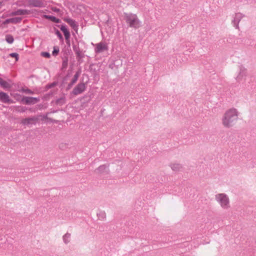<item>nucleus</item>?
<instances>
[{
  "mask_svg": "<svg viewBox=\"0 0 256 256\" xmlns=\"http://www.w3.org/2000/svg\"><path fill=\"white\" fill-rule=\"evenodd\" d=\"M238 112L234 108H232L226 110L222 118V123L224 126L230 128L238 118Z\"/></svg>",
  "mask_w": 256,
  "mask_h": 256,
  "instance_id": "obj_1",
  "label": "nucleus"
},
{
  "mask_svg": "<svg viewBox=\"0 0 256 256\" xmlns=\"http://www.w3.org/2000/svg\"><path fill=\"white\" fill-rule=\"evenodd\" d=\"M125 20L127 24L131 28H137L140 27V20L135 14H125Z\"/></svg>",
  "mask_w": 256,
  "mask_h": 256,
  "instance_id": "obj_2",
  "label": "nucleus"
},
{
  "mask_svg": "<svg viewBox=\"0 0 256 256\" xmlns=\"http://www.w3.org/2000/svg\"><path fill=\"white\" fill-rule=\"evenodd\" d=\"M216 198L218 202L222 207L224 208H228L230 207L229 199L224 194H219L216 196Z\"/></svg>",
  "mask_w": 256,
  "mask_h": 256,
  "instance_id": "obj_3",
  "label": "nucleus"
},
{
  "mask_svg": "<svg viewBox=\"0 0 256 256\" xmlns=\"http://www.w3.org/2000/svg\"><path fill=\"white\" fill-rule=\"evenodd\" d=\"M28 6L32 7L43 8L46 5L44 0H28Z\"/></svg>",
  "mask_w": 256,
  "mask_h": 256,
  "instance_id": "obj_4",
  "label": "nucleus"
},
{
  "mask_svg": "<svg viewBox=\"0 0 256 256\" xmlns=\"http://www.w3.org/2000/svg\"><path fill=\"white\" fill-rule=\"evenodd\" d=\"M40 100L39 98L33 97L24 96L21 102L26 104H33L37 103Z\"/></svg>",
  "mask_w": 256,
  "mask_h": 256,
  "instance_id": "obj_5",
  "label": "nucleus"
},
{
  "mask_svg": "<svg viewBox=\"0 0 256 256\" xmlns=\"http://www.w3.org/2000/svg\"><path fill=\"white\" fill-rule=\"evenodd\" d=\"M85 89V84L83 82L80 83L73 89L72 93L74 95H78L82 93Z\"/></svg>",
  "mask_w": 256,
  "mask_h": 256,
  "instance_id": "obj_6",
  "label": "nucleus"
},
{
  "mask_svg": "<svg viewBox=\"0 0 256 256\" xmlns=\"http://www.w3.org/2000/svg\"><path fill=\"white\" fill-rule=\"evenodd\" d=\"M39 118L36 116H32L31 118H28L22 120L21 124L23 125H28L30 124H34L38 122Z\"/></svg>",
  "mask_w": 256,
  "mask_h": 256,
  "instance_id": "obj_7",
  "label": "nucleus"
},
{
  "mask_svg": "<svg viewBox=\"0 0 256 256\" xmlns=\"http://www.w3.org/2000/svg\"><path fill=\"white\" fill-rule=\"evenodd\" d=\"M0 100L4 103H13V100L10 98L8 95L3 92H0Z\"/></svg>",
  "mask_w": 256,
  "mask_h": 256,
  "instance_id": "obj_8",
  "label": "nucleus"
},
{
  "mask_svg": "<svg viewBox=\"0 0 256 256\" xmlns=\"http://www.w3.org/2000/svg\"><path fill=\"white\" fill-rule=\"evenodd\" d=\"M108 50L107 46L103 42H100L96 44L95 52L100 53Z\"/></svg>",
  "mask_w": 256,
  "mask_h": 256,
  "instance_id": "obj_9",
  "label": "nucleus"
},
{
  "mask_svg": "<svg viewBox=\"0 0 256 256\" xmlns=\"http://www.w3.org/2000/svg\"><path fill=\"white\" fill-rule=\"evenodd\" d=\"M64 20L74 30H78V25L74 20L70 18H64Z\"/></svg>",
  "mask_w": 256,
  "mask_h": 256,
  "instance_id": "obj_10",
  "label": "nucleus"
},
{
  "mask_svg": "<svg viewBox=\"0 0 256 256\" xmlns=\"http://www.w3.org/2000/svg\"><path fill=\"white\" fill-rule=\"evenodd\" d=\"M30 14V10H18L16 11L12 12L10 16H22L28 14Z\"/></svg>",
  "mask_w": 256,
  "mask_h": 256,
  "instance_id": "obj_11",
  "label": "nucleus"
},
{
  "mask_svg": "<svg viewBox=\"0 0 256 256\" xmlns=\"http://www.w3.org/2000/svg\"><path fill=\"white\" fill-rule=\"evenodd\" d=\"M242 18V14L238 12L236 14L234 20L232 21V22L234 24V26H235L236 28H238V23Z\"/></svg>",
  "mask_w": 256,
  "mask_h": 256,
  "instance_id": "obj_12",
  "label": "nucleus"
},
{
  "mask_svg": "<svg viewBox=\"0 0 256 256\" xmlns=\"http://www.w3.org/2000/svg\"><path fill=\"white\" fill-rule=\"evenodd\" d=\"M73 50L75 52L76 58H78V60H80V59L84 57V54L82 53V51L80 50V48L76 44H74L72 46Z\"/></svg>",
  "mask_w": 256,
  "mask_h": 256,
  "instance_id": "obj_13",
  "label": "nucleus"
},
{
  "mask_svg": "<svg viewBox=\"0 0 256 256\" xmlns=\"http://www.w3.org/2000/svg\"><path fill=\"white\" fill-rule=\"evenodd\" d=\"M22 18L20 17L12 18L6 19L5 21L3 22V24H6L9 23L17 24L20 22L22 21Z\"/></svg>",
  "mask_w": 256,
  "mask_h": 256,
  "instance_id": "obj_14",
  "label": "nucleus"
},
{
  "mask_svg": "<svg viewBox=\"0 0 256 256\" xmlns=\"http://www.w3.org/2000/svg\"><path fill=\"white\" fill-rule=\"evenodd\" d=\"M60 29L63 32L66 41H69V38H70V32L68 30V29L66 28V26L64 25L61 26L60 27Z\"/></svg>",
  "mask_w": 256,
  "mask_h": 256,
  "instance_id": "obj_15",
  "label": "nucleus"
},
{
  "mask_svg": "<svg viewBox=\"0 0 256 256\" xmlns=\"http://www.w3.org/2000/svg\"><path fill=\"white\" fill-rule=\"evenodd\" d=\"M172 169L175 172H179L182 169V166L180 164L174 163L170 164Z\"/></svg>",
  "mask_w": 256,
  "mask_h": 256,
  "instance_id": "obj_16",
  "label": "nucleus"
},
{
  "mask_svg": "<svg viewBox=\"0 0 256 256\" xmlns=\"http://www.w3.org/2000/svg\"><path fill=\"white\" fill-rule=\"evenodd\" d=\"M0 85L4 88H10L12 85L0 77Z\"/></svg>",
  "mask_w": 256,
  "mask_h": 256,
  "instance_id": "obj_17",
  "label": "nucleus"
},
{
  "mask_svg": "<svg viewBox=\"0 0 256 256\" xmlns=\"http://www.w3.org/2000/svg\"><path fill=\"white\" fill-rule=\"evenodd\" d=\"M43 18H45L46 19L50 20L51 21L56 23H60L61 22V20L60 19L57 18L55 16H52L44 15Z\"/></svg>",
  "mask_w": 256,
  "mask_h": 256,
  "instance_id": "obj_18",
  "label": "nucleus"
},
{
  "mask_svg": "<svg viewBox=\"0 0 256 256\" xmlns=\"http://www.w3.org/2000/svg\"><path fill=\"white\" fill-rule=\"evenodd\" d=\"M66 102V98L64 96H62V97H60L59 98H58L56 100L55 102V104L56 105L58 106H62Z\"/></svg>",
  "mask_w": 256,
  "mask_h": 256,
  "instance_id": "obj_19",
  "label": "nucleus"
},
{
  "mask_svg": "<svg viewBox=\"0 0 256 256\" xmlns=\"http://www.w3.org/2000/svg\"><path fill=\"white\" fill-rule=\"evenodd\" d=\"M106 168L107 166L104 164L100 166L94 172L96 174H102L106 171Z\"/></svg>",
  "mask_w": 256,
  "mask_h": 256,
  "instance_id": "obj_20",
  "label": "nucleus"
},
{
  "mask_svg": "<svg viewBox=\"0 0 256 256\" xmlns=\"http://www.w3.org/2000/svg\"><path fill=\"white\" fill-rule=\"evenodd\" d=\"M98 218L100 220H104L106 218V214L104 211H100L97 214Z\"/></svg>",
  "mask_w": 256,
  "mask_h": 256,
  "instance_id": "obj_21",
  "label": "nucleus"
},
{
  "mask_svg": "<svg viewBox=\"0 0 256 256\" xmlns=\"http://www.w3.org/2000/svg\"><path fill=\"white\" fill-rule=\"evenodd\" d=\"M6 40L8 44H12L14 42V38L10 34H7L6 36Z\"/></svg>",
  "mask_w": 256,
  "mask_h": 256,
  "instance_id": "obj_22",
  "label": "nucleus"
},
{
  "mask_svg": "<svg viewBox=\"0 0 256 256\" xmlns=\"http://www.w3.org/2000/svg\"><path fill=\"white\" fill-rule=\"evenodd\" d=\"M70 237V234L69 233H66L63 236V240L65 244H68L70 242V240H68Z\"/></svg>",
  "mask_w": 256,
  "mask_h": 256,
  "instance_id": "obj_23",
  "label": "nucleus"
},
{
  "mask_svg": "<svg viewBox=\"0 0 256 256\" xmlns=\"http://www.w3.org/2000/svg\"><path fill=\"white\" fill-rule=\"evenodd\" d=\"M246 75V72L244 69H240V72L237 78L238 80L242 79L244 76Z\"/></svg>",
  "mask_w": 256,
  "mask_h": 256,
  "instance_id": "obj_24",
  "label": "nucleus"
},
{
  "mask_svg": "<svg viewBox=\"0 0 256 256\" xmlns=\"http://www.w3.org/2000/svg\"><path fill=\"white\" fill-rule=\"evenodd\" d=\"M59 52V48L57 46H54V50L52 51V54L54 56H56Z\"/></svg>",
  "mask_w": 256,
  "mask_h": 256,
  "instance_id": "obj_25",
  "label": "nucleus"
},
{
  "mask_svg": "<svg viewBox=\"0 0 256 256\" xmlns=\"http://www.w3.org/2000/svg\"><path fill=\"white\" fill-rule=\"evenodd\" d=\"M80 70L76 72V73L74 75V78H72V80H74L75 82H76V81L78 80V79L80 75Z\"/></svg>",
  "mask_w": 256,
  "mask_h": 256,
  "instance_id": "obj_26",
  "label": "nucleus"
},
{
  "mask_svg": "<svg viewBox=\"0 0 256 256\" xmlns=\"http://www.w3.org/2000/svg\"><path fill=\"white\" fill-rule=\"evenodd\" d=\"M10 56L12 58H16V61H18V54L17 53H11L10 54Z\"/></svg>",
  "mask_w": 256,
  "mask_h": 256,
  "instance_id": "obj_27",
  "label": "nucleus"
},
{
  "mask_svg": "<svg viewBox=\"0 0 256 256\" xmlns=\"http://www.w3.org/2000/svg\"><path fill=\"white\" fill-rule=\"evenodd\" d=\"M27 110L26 108L24 106H20L18 108L17 111L20 112H24Z\"/></svg>",
  "mask_w": 256,
  "mask_h": 256,
  "instance_id": "obj_28",
  "label": "nucleus"
},
{
  "mask_svg": "<svg viewBox=\"0 0 256 256\" xmlns=\"http://www.w3.org/2000/svg\"><path fill=\"white\" fill-rule=\"evenodd\" d=\"M56 34L58 36L60 40H63L62 36L58 30H56Z\"/></svg>",
  "mask_w": 256,
  "mask_h": 256,
  "instance_id": "obj_29",
  "label": "nucleus"
},
{
  "mask_svg": "<svg viewBox=\"0 0 256 256\" xmlns=\"http://www.w3.org/2000/svg\"><path fill=\"white\" fill-rule=\"evenodd\" d=\"M41 55L45 58H49L50 56V55L49 52H42L41 53Z\"/></svg>",
  "mask_w": 256,
  "mask_h": 256,
  "instance_id": "obj_30",
  "label": "nucleus"
},
{
  "mask_svg": "<svg viewBox=\"0 0 256 256\" xmlns=\"http://www.w3.org/2000/svg\"><path fill=\"white\" fill-rule=\"evenodd\" d=\"M68 59H66V60H64L62 62V69L66 68L68 66Z\"/></svg>",
  "mask_w": 256,
  "mask_h": 256,
  "instance_id": "obj_31",
  "label": "nucleus"
},
{
  "mask_svg": "<svg viewBox=\"0 0 256 256\" xmlns=\"http://www.w3.org/2000/svg\"><path fill=\"white\" fill-rule=\"evenodd\" d=\"M57 82H54L49 84H48L47 86V88H54V87L55 86H56L57 85Z\"/></svg>",
  "mask_w": 256,
  "mask_h": 256,
  "instance_id": "obj_32",
  "label": "nucleus"
},
{
  "mask_svg": "<svg viewBox=\"0 0 256 256\" xmlns=\"http://www.w3.org/2000/svg\"><path fill=\"white\" fill-rule=\"evenodd\" d=\"M51 10L53 11V12H60V9L58 8H57L56 7H52L51 8Z\"/></svg>",
  "mask_w": 256,
  "mask_h": 256,
  "instance_id": "obj_33",
  "label": "nucleus"
},
{
  "mask_svg": "<svg viewBox=\"0 0 256 256\" xmlns=\"http://www.w3.org/2000/svg\"><path fill=\"white\" fill-rule=\"evenodd\" d=\"M24 92H26L27 94H31L33 93L30 90L28 89V88L24 90Z\"/></svg>",
  "mask_w": 256,
  "mask_h": 256,
  "instance_id": "obj_34",
  "label": "nucleus"
},
{
  "mask_svg": "<svg viewBox=\"0 0 256 256\" xmlns=\"http://www.w3.org/2000/svg\"><path fill=\"white\" fill-rule=\"evenodd\" d=\"M72 86H73V85L71 84H70H70H68V86L67 89H68H68H70V88L72 87Z\"/></svg>",
  "mask_w": 256,
  "mask_h": 256,
  "instance_id": "obj_35",
  "label": "nucleus"
},
{
  "mask_svg": "<svg viewBox=\"0 0 256 256\" xmlns=\"http://www.w3.org/2000/svg\"><path fill=\"white\" fill-rule=\"evenodd\" d=\"M76 82H75L74 80H72L71 82H70L71 84L74 85Z\"/></svg>",
  "mask_w": 256,
  "mask_h": 256,
  "instance_id": "obj_36",
  "label": "nucleus"
},
{
  "mask_svg": "<svg viewBox=\"0 0 256 256\" xmlns=\"http://www.w3.org/2000/svg\"><path fill=\"white\" fill-rule=\"evenodd\" d=\"M2 6V2H0V8H1Z\"/></svg>",
  "mask_w": 256,
  "mask_h": 256,
  "instance_id": "obj_37",
  "label": "nucleus"
},
{
  "mask_svg": "<svg viewBox=\"0 0 256 256\" xmlns=\"http://www.w3.org/2000/svg\"><path fill=\"white\" fill-rule=\"evenodd\" d=\"M66 42L67 44H68V46H70V41L69 40V41H66Z\"/></svg>",
  "mask_w": 256,
  "mask_h": 256,
  "instance_id": "obj_38",
  "label": "nucleus"
},
{
  "mask_svg": "<svg viewBox=\"0 0 256 256\" xmlns=\"http://www.w3.org/2000/svg\"><path fill=\"white\" fill-rule=\"evenodd\" d=\"M68 76H66L65 78H64V80H67V77Z\"/></svg>",
  "mask_w": 256,
  "mask_h": 256,
  "instance_id": "obj_39",
  "label": "nucleus"
},
{
  "mask_svg": "<svg viewBox=\"0 0 256 256\" xmlns=\"http://www.w3.org/2000/svg\"><path fill=\"white\" fill-rule=\"evenodd\" d=\"M236 23H238V20H236Z\"/></svg>",
  "mask_w": 256,
  "mask_h": 256,
  "instance_id": "obj_40",
  "label": "nucleus"
}]
</instances>
